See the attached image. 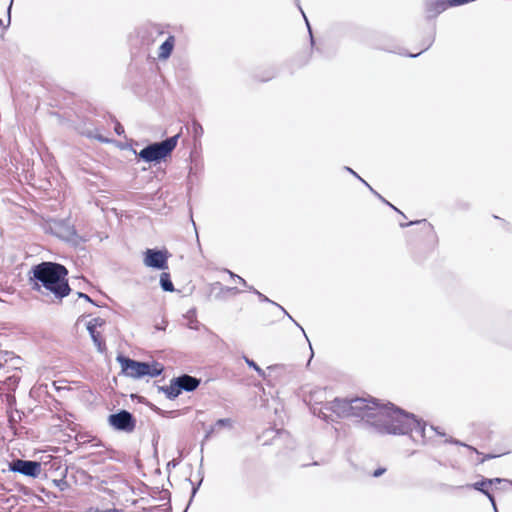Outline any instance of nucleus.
Masks as SVG:
<instances>
[{"label":"nucleus","mask_w":512,"mask_h":512,"mask_svg":"<svg viewBox=\"0 0 512 512\" xmlns=\"http://www.w3.org/2000/svg\"><path fill=\"white\" fill-rule=\"evenodd\" d=\"M243 359L245 361V363L250 367V368H253L260 377L262 378H266V373L265 371L260 368L256 362H254L252 359L248 358L247 356H243Z\"/></svg>","instance_id":"nucleus-22"},{"label":"nucleus","mask_w":512,"mask_h":512,"mask_svg":"<svg viewBox=\"0 0 512 512\" xmlns=\"http://www.w3.org/2000/svg\"><path fill=\"white\" fill-rule=\"evenodd\" d=\"M416 451H412L409 456L414 455Z\"/></svg>","instance_id":"nucleus-43"},{"label":"nucleus","mask_w":512,"mask_h":512,"mask_svg":"<svg viewBox=\"0 0 512 512\" xmlns=\"http://www.w3.org/2000/svg\"><path fill=\"white\" fill-rule=\"evenodd\" d=\"M375 433L380 435H408L412 442L419 446L445 443L446 432L433 425L418 419L414 414L408 413L393 404H383L381 415L374 422Z\"/></svg>","instance_id":"nucleus-1"},{"label":"nucleus","mask_w":512,"mask_h":512,"mask_svg":"<svg viewBox=\"0 0 512 512\" xmlns=\"http://www.w3.org/2000/svg\"><path fill=\"white\" fill-rule=\"evenodd\" d=\"M487 481H491V485H492L494 483H500V482H502L504 480L501 479V478H494V479H487Z\"/></svg>","instance_id":"nucleus-37"},{"label":"nucleus","mask_w":512,"mask_h":512,"mask_svg":"<svg viewBox=\"0 0 512 512\" xmlns=\"http://www.w3.org/2000/svg\"><path fill=\"white\" fill-rule=\"evenodd\" d=\"M98 512H117V510H110V509H108V510H102V511H98Z\"/></svg>","instance_id":"nucleus-41"},{"label":"nucleus","mask_w":512,"mask_h":512,"mask_svg":"<svg viewBox=\"0 0 512 512\" xmlns=\"http://www.w3.org/2000/svg\"><path fill=\"white\" fill-rule=\"evenodd\" d=\"M10 4H12V1L10 2ZM10 8H11V5H9L8 9H7V19H6V22L3 21L2 19H0V27H7L9 24H10Z\"/></svg>","instance_id":"nucleus-27"},{"label":"nucleus","mask_w":512,"mask_h":512,"mask_svg":"<svg viewBox=\"0 0 512 512\" xmlns=\"http://www.w3.org/2000/svg\"><path fill=\"white\" fill-rule=\"evenodd\" d=\"M169 253L166 250L148 248L143 253V263L148 268L166 270Z\"/></svg>","instance_id":"nucleus-8"},{"label":"nucleus","mask_w":512,"mask_h":512,"mask_svg":"<svg viewBox=\"0 0 512 512\" xmlns=\"http://www.w3.org/2000/svg\"><path fill=\"white\" fill-rule=\"evenodd\" d=\"M184 317L188 321V324H187L188 328L194 329V330L198 329V321H197V317H196V309L195 308L188 310L187 313L184 315Z\"/></svg>","instance_id":"nucleus-21"},{"label":"nucleus","mask_w":512,"mask_h":512,"mask_svg":"<svg viewBox=\"0 0 512 512\" xmlns=\"http://www.w3.org/2000/svg\"><path fill=\"white\" fill-rule=\"evenodd\" d=\"M229 273L232 278H237L240 283H242L244 286H247L245 279H243L239 275L234 274L233 272H229Z\"/></svg>","instance_id":"nucleus-32"},{"label":"nucleus","mask_w":512,"mask_h":512,"mask_svg":"<svg viewBox=\"0 0 512 512\" xmlns=\"http://www.w3.org/2000/svg\"><path fill=\"white\" fill-rule=\"evenodd\" d=\"M176 39L175 36L169 35L165 41L160 45L157 55L161 61L167 60L173 52L175 47Z\"/></svg>","instance_id":"nucleus-14"},{"label":"nucleus","mask_w":512,"mask_h":512,"mask_svg":"<svg viewBox=\"0 0 512 512\" xmlns=\"http://www.w3.org/2000/svg\"><path fill=\"white\" fill-rule=\"evenodd\" d=\"M159 390L163 391L169 399H175L182 392L181 388L178 387L176 378L171 380V384L169 386L159 387Z\"/></svg>","instance_id":"nucleus-18"},{"label":"nucleus","mask_w":512,"mask_h":512,"mask_svg":"<svg viewBox=\"0 0 512 512\" xmlns=\"http://www.w3.org/2000/svg\"><path fill=\"white\" fill-rule=\"evenodd\" d=\"M160 286L161 288L166 292H173L174 291V285L170 279L169 273L163 272L160 275Z\"/></svg>","instance_id":"nucleus-20"},{"label":"nucleus","mask_w":512,"mask_h":512,"mask_svg":"<svg viewBox=\"0 0 512 512\" xmlns=\"http://www.w3.org/2000/svg\"><path fill=\"white\" fill-rule=\"evenodd\" d=\"M425 49H426V46L422 47L421 49H419L415 52H409V56L416 57V56L420 55Z\"/></svg>","instance_id":"nucleus-35"},{"label":"nucleus","mask_w":512,"mask_h":512,"mask_svg":"<svg viewBox=\"0 0 512 512\" xmlns=\"http://www.w3.org/2000/svg\"><path fill=\"white\" fill-rule=\"evenodd\" d=\"M167 324H168V322L164 318H162L161 322H159V323L156 322L154 324V328H155V330L165 331Z\"/></svg>","instance_id":"nucleus-26"},{"label":"nucleus","mask_w":512,"mask_h":512,"mask_svg":"<svg viewBox=\"0 0 512 512\" xmlns=\"http://www.w3.org/2000/svg\"><path fill=\"white\" fill-rule=\"evenodd\" d=\"M216 430L218 429L214 425L210 426V428L206 431L204 441L208 440Z\"/></svg>","instance_id":"nucleus-28"},{"label":"nucleus","mask_w":512,"mask_h":512,"mask_svg":"<svg viewBox=\"0 0 512 512\" xmlns=\"http://www.w3.org/2000/svg\"><path fill=\"white\" fill-rule=\"evenodd\" d=\"M386 469L385 468H378L376 469L374 472H373V476L374 477H380L382 476L384 473H385Z\"/></svg>","instance_id":"nucleus-33"},{"label":"nucleus","mask_w":512,"mask_h":512,"mask_svg":"<svg viewBox=\"0 0 512 512\" xmlns=\"http://www.w3.org/2000/svg\"><path fill=\"white\" fill-rule=\"evenodd\" d=\"M249 290L253 291V292H254V293L259 297L260 301H262V302H270V303H273V304L277 305V306H278V307H279V308H280V309L285 313V315H287V317H288L291 321H293V322L295 323V325H296V326H297V327L302 331V333L304 334L305 338L308 340V337H307V335H306V333H305V331H304L303 327H302L299 323H297V322L292 318V316H291V315H290V314H289V313H288V312H287V311H286V310H285L281 305H279V304H277V303H275V302L271 301L268 297H266L264 294H262L261 292H259L258 290H256V289H255V288H253V287H249Z\"/></svg>","instance_id":"nucleus-16"},{"label":"nucleus","mask_w":512,"mask_h":512,"mask_svg":"<svg viewBox=\"0 0 512 512\" xmlns=\"http://www.w3.org/2000/svg\"><path fill=\"white\" fill-rule=\"evenodd\" d=\"M309 346H311V344L309 343ZM310 349H312V347H310ZM314 356V353H313V350H311V356H310V359H312V357ZM311 360H309L310 362Z\"/></svg>","instance_id":"nucleus-42"},{"label":"nucleus","mask_w":512,"mask_h":512,"mask_svg":"<svg viewBox=\"0 0 512 512\" xmlns=\"http://www.w3.org/2000/svg\"><path fill=\"white\" fill-rule=\"evenodd\" d=\"M227 290H228V291L235 292V293H237V292H238V290H237L236 288H234V287L227 288Z\"/></svg>","instance_id":"nucleus-40"},{"label":"nucleus","mask_w":512,"mask_h":512,"mask_svg":"<svg viewBox=\"0 0 512 512\" xmlns=\"http://www.w3.org/2000/svg\"><path fill=\"white\" fill-rule=\"evenodd\" d=\"M78 297H79V298H83V299H85L86 301H88V302H91V303H92L91 298H90L87 294H84V293H82V292H78Z\"/></svg>","instance_id":"nucleus-36"},{"label":"nucleus","mask_w":512,"mask_h":512,"mask_svg":"<svg viewBox=\"0 0 512 512\" xmlns=\"http://www.w3.org/2000/svg\"><path fill=\"white\" fill-rule=\"evenodd\" d=\"M178 387L181 388L182 391L192 392L198 388L201 383V380L190 376L188 374H183L179 377H176Z\"/></svg>","instance_id":"nucleus-12"},{"label":"nucleus","mask_w":512,"mask_h":512,"mask_svg":"<svg viewBox=\"0 0 512 512\" xmlns=\"http://www.w3.org/2000/svg\"><path fill=\"white\" fill-rule=\"evenodd\" d=\"M379 199H381L383 202H385L386 204H388L390 207H392L394 210H396L397 212L400 213L401 216H404V213L403 212H400L395 206H393L391 203H389L388 201H386L380 194L376 195Z\"/></svg>","instance_id":"nucleus-30"},{"label":"nucleus","mask_w":512,"mask_h":512,"mask_svg":"<svg viewBox=\"0 0 512 512\" xmlns=\"http://www.w3.org/2000/svg\"><path fill=\"white\" fill-rule=\"evenodd\" d=\"M351 399L335 398L326 402L319 409L317 415L325 421H334L335 418H350Z\"/></svg>","instance_id":"nucleus-6"},{"label":"nucleus","mask_w":512,"mask_h":512,"mask_svg":"<svg viewBox=\"0 0 512 512\" xmlns=\"http://www.w3.org/2000/svg\"><path fill=\"white\" fill-rule=\"evenodd\" d=\"M383 409L374 398L356 397L351 399L350 418H357L374 430V422H377Z\"/></svg>","instance_id":"nucleus-3"},{"label":"nucleus","mask_w":512,"mask_h":512,"mask_svg":"<svg viewBox=\"0 0 512 512\" xmlns=\"http://www.w3.org/2000/svg\"><path fill=\"white\" fill-rule=\"evenodd\" d=\"M345 169L351 173L353 176H355L356 178H358L362 183H364L368 188L369 190L374 194V195H378V193L363 179L361 178L354 170H352L351 168L349 167H345Z\"/></svg>","instance_id":"nucleus-25"},{"label":"nucleus","mask_w":512,"mask_h":512,"mask_svg":"<svg viewBox=\"0 0 512 512\" xmlns=\"http://www.w3.org/2000/svg\"><path fill=\"white\" fill-rule=\"evenodd\" d=\"M178 138L179 134H176L163 141L150 143L137 155L147 163H159L172 153L177 145ZM134 153L136 154V151Z\"/></svg>","instance_id":"nucleus-5"},{"label":"nucleus","mask_w":512,"mask_h":512,"mask_svg":"<svg viewBox=\"0 0 512 512\" xmlns=\"http://www.w3.org/2000/svg\"><path fill=\"white\" fill-rule=\"evenodd\" d=\"M50 230L55 236L65 241H75L77 238L74 226L67 220L52 221Z\"/></svg>","instance_id":"nucleus-10"},{"label":"nucleus","mask_w":512,"mask_h":512,"mask_svg":"<svg viewBox=\"0 0 512 512\" xmlns=\"http://www.w3.org/2000/svg\"><path fill=\"white\" fill-rule=\"evenodd\" d=\"M416 223H418V222L417 221H415V222L411 221L409 223H400V226L401 227H408V226H411V225L416 224Z\"/></svg>","instance_id":"nucleus-38"},{"label":"nucleus","mask_w":512,"mask_h":512,"mask_svg":"<svg viewBox=\"0 0 512 512\" xmlns=\"http://www.w3.org/2000/svg\"><path fill=\"white\" fill-rule=\"evenodd\" d=\"M108 423L117 431L131 433L136 427V419L127 410H120L117 413L110 414Z\"/></svg>","instance_id":"nucleus-7"},{"label":"nucleus","mask_w":512,"mask_h":512,"mask_svg":"<svg viewBox=\"0 0 512 512\" xmlns=\"http://www.w3.org/2000/svg\"><path fill=\"white\" fill-rule=\"evenodd\" d=\"M9 470L15 473L37 478L41 473V464L37 461L15 459L9 463Z\"/></svg>","instance_id":"nucleus-9"},{"label":"nucleus","mask_w":512,"mask_h":512,"mask_svg":"<svg viewBox=\"0 0 512 512\" xmlns=\"http://www.w3.org/2000/svg\"><path fill=\"white\" fill-rule=\"evenodd\" d=\"M232 425H233V421L230 419V418H223V419H219L216 421V423L214 424V426L217 428V429H220L222 427H226V428H232Z\"/></svg>","instance_id":"nucleus-24"},{"label":"nucleus","mask_w":512,"mask_h":512,"mask_svg":"<svg viewBox=\"0 0 512 512\" xmlns=\"http://www.w3.org/2000/svg\"><path fill=\"white\" fill-rule=\"evenodd\" d=\"M104 323H105V320L100 317L93 318L87 323V330H88V332L91 336V339L99 353L105 352L106 344L101 339L100 334L96 331V329H97V327H101L102 325H104Z\"/></svg>","instance_id":"nucleus-11"},{"label":"nucleus","mask_w":512,"mask_h":512,"mask_svg":"<svg viewBox=\"0 0 512 512\" xmlns=\"http://www.w3.org/2000/svg\"><path fill=\"white\" fill-rule=\"evenodd\" d=\"M447 8L446 1L431 2L428 4L427 10L431 15L445 11Z\"/></svg>","instance_id":"nucleus-19"},{"label":"nucleus","mask_w":512,"mask_h":512,"mask_svg":"<svg viewBox=\"0 0 512 512\" xmlns=\"http://www.w3.org/2000/svg\"><path fill=\"white\" fill-rule=\"evenodd\" d=\"M116 360L121 366L122 373L133 379H141L145 376L157 377L164 370L163 366L157 362L136 361L124 355H118Z\"/></svg>","instance_id":"nucleus-4"},{"label":"nucleus","mask_w":512,"mask_h":512,"mask_svg":"<svg viewBox=\"0 0 512 512\" xmlns=\"http://www.w3.org/2000/svg\"><path fill=\"white\" fill-rule=\"evenodd\" d=\"M29 274L33 289L38 292L51 293L61 300L71 291L66 279L68 270L62 264L44 261L34 265Z\"/></svg>","instance_id":"nucleus-2"},{"label":"nucleus","mask_w":512,"mask_h":512,"mask_svg":"<svg viewBox=\"0 0 512 512\" xmlns=\"http://www.w3.org/2000/svg\"><path fill=\"white\" fill-rule=\"evenodd\" d=\"M491 485V481H487V479H484L482 481H479V482H476L472 485V487L475 489V490H478L480 492H482L483 494H485L488 499L490 500L492 506H493V509L495 512H498L497 511V507H496V503H495V499L493 497V495H491L488 490H487V487Z\"/></svg>","instance_id":"nucleus-17"},{"label":"nucleus","mask_w":512,"mask_h":512,"mask_svg":"<svg viewBox=\"0 0 512 512\" xmlns=\"http://www.w3.org/2000/svg\"><path fill=\"white\" fill-rule=\"evenodd\" d=\"M114 130L119 136L124 134V127L119 122H116Z\"/></svg>","instance_id":"nucleus-29"},{"label":"nucleus","mask_w":512,"mask_h":512,"mask_svg":"<svg viewBox=\"0 0 512 512\" xmlns=\"http://www.w3.org/2000/svg\"><path fill=\"white\" fill-rule=\"evenodd\" d=\"M379 199H381L383 202H385L386 204H388L390 207H392L394 210H396L397 212L400 213L401 216H404V213L403 212H400L395 206H393L391 203H389L388 201H386L380 194L376 195Z\"/></svg>","instance_id":"nucleus-31"},{"label":"nucleus","mask_w":512,"mask_h":512,"mask_svg":"<svg viewBox=\"0 0 512 512\" xmlns=\"http://www.w3.org/2000/svg\"><path fill=\"white\" fill-rule=\"evenodd\" d=\"M197 490H198V486L197 487H193V489H192V497L195 496Z\"/></svg>","instance_id":"nucleus-39"},{"label":"nucleus","mask_w":512,"mask_h":512,"mask_svg":"<svg viewBox=\"0 0 512 512\" xmlns=\"http://www.w3.org/2000/svg\"><path fill=\"white\" fill-rule=\"evenodd\" d=\"M257 69L253 72L257 80L266 82L275 77L276 71L274 66H256Z\"/></svg>","instance_id":"nucleus-15"},{"label":"nucleus","mask_w":512,"mask_h":512,"mask_svg":"<svg viewBox=\"0 0 512 512\" xmlns=\"http://www.w3.org/2000/svg\"><path fill=\"white\" fill-rule=\"evenodd\" d=\"M203 132L202 125L198 121L194 120L192 122V133L194 138H200L203 135Z\"/></svg>","instance_id":"nucleus-23"},{"label":"nucleus","mask_w":512,"mask_h":512,"mask_svg":"<svg viewBox=\"0 0 512 512\" xmlns=\"http://www.w3.org/2000/svg\"><path fill=\"white\" fill-rule=\"evenodd\" d=\"M90 137H94L96 138L98 141L102 142V143H109L110 140L101 136V135H95V136H92L91 134L89 135Z\"/></svg>","instance_id":"nucleus-34"},{"label":"nucleus","mask_w":512,"mask_h":512,"mask_svg":"<svg viewBox=\"0 0 512 512\" xmlns=\"http://www.w3.org/2000/svg\"><path fill=\"white\" fill-rule=\"evenodd\" d=\"M141 38L142 43L150 46L155 43L158 37L162 36L164 34V31L161 30L158 26H152L147 29L141 30Z\"/></svg>","instance_id":"nucleus-13"}]
</instances>
